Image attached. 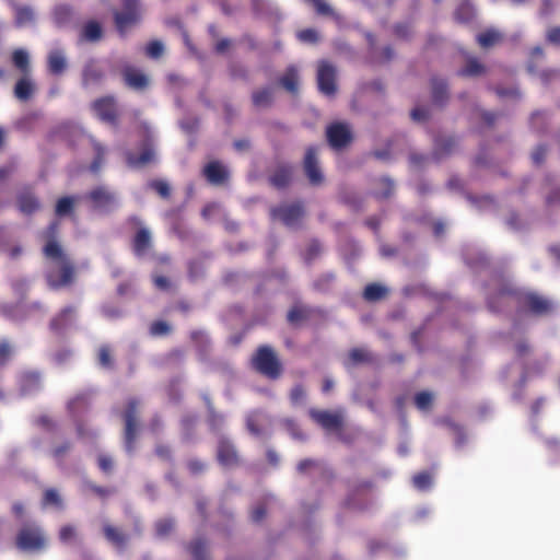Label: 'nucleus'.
I'll return each instance as SVG.
<instances>
[{
  "label": "nucleus",
  "mask_w": 560,
  "mask_h": 560,
  "mask_svg": "<svg viewBox=\"0 0 560 560\" xmlns=\"http://www.w3.org/2000/svg\"><path fill=\"white\" fill-rule=\"evenodd\" d=\"M60 223L58 220L51 221L47 228L40 233L42 240L45 241L43 246V255L60 266V273L55 277L54 273L47 275V283L50 289L58 290L73 283L75 278V268L69 256L65 253L59 237Z\"/></svg>",
  "instance_id": "f257e3e1"
},
{
  "label": "nucleus",
  "mask_w": 560,
  "mask_h": 560,
  "mask_svg": "<svg viewBox=\"0 0 560 560\" xmlns=\"http://www.w3.org/2000/svg\"><path fill=\"white\" fill-rule=\"evenodd\" d=\"M14 546L26 553H39L48 547V537L44 528L34 521L23 523L14 537Z\"/></svg>",
  "instance_id": "f03ea898"
},
{
  "label": "nucleus",
  "mask_w": 560,
  "mask_h": 560,
  "mask_svg": "<svg viewBox=\"0 0 560 560\" xmlns=\"http://www.w3.org/2000/svg\"><path fill=\"white\" fill-rule=\"evenodd\" d=\"M11 61L22 74L14 85V96L23 102L28 101L35 92V83L31 79L30 55L25 49L18 48L13 50Z\"/></svg>",
  "instance_id": "7ed1b4c3"
},
{
  "label": "nucleus",
  "mask_w": 560,
  "mask_h": 560,
  "mask_svg": "<svg viewBox=\"0 0 560 560\" xmlns=\"http://www.w3.org/2000/svg\"><path fill=\"white\" fill-rule=\"evenodd\" d=\"M124 421V446L128 454H132L136 450V442L139 430V401L130 398L121 412Z\"/></svg>",
  "instance_id": "20e7f679"
},
{
  "label": "nucleus",
  "mask_w": 560,
  "mask_h": 560,
  "mask_svg": "<svg viewBox=\"0 0 560 560\" xmlns=\"http://www.w3.org/2000/svg\"><path fill=\"white\" fill-rule=\"evenodd\" d=\"M252 361L254 369L270 380L279 378L282 373V364L269 346L258 347Z\"/></svg>",
  "instance_id": "39448f33"
},
{
  "label": "nucleus",
  "mask_w": 560,
  "mask_h": 560,
  "mask_svg": "<svg viewBox=\"0 0 560 560\" xmlns=\"http://www.w3.org/2000/svg\"><path fill=\"white\" fill-rule=\"evenodd\" d=\"M117 32L125 36L126 32L141 21V5L139 0H121V10L113 12Z\"/></svg>",
  "instance_id": "423d86ee"
},
{
  "label": "nucleus",
  "mask_w": 560,
  "mask_h": 560,
  "mask_svg": "<svg viewBox=\"0 0 560 560\" xmlns=\"http://www.w3.org/2000/svg\"><path fill=\"white\" fill-rule=\"evenodd\" d=\"M456 140L454 137H436L433 143V151L431 156L412 153L409 156V161L411 165L415 167H421L425 164L427 161L432 159L435 162H440L441 160L447 158L455 149Z\"/></svg>",
  "instance_id": "0eeeda50"
},
{
  "label": "nucleus",
  "mask_w": 560,
  "mask_h": 560,
  "mask_svg": "<svg viewBox=\"0 0 560 560\" xmlns=\"http://www.w3.org/2000/svg\"><path fill=\"white\" fill-rule=\"evenodd\" d=\"M304 213L303 203L300 201L280 205L270 210V214L273 219L281 221L289 228L296 226L304 217Z\"/></svg>",
  "instance_id": "6e6552de"
},
{
  "label": "nucleus",
  "mask_w": 560,
  "mask_h": 560,
  "mask_svg": "<svg viewBox=\"0 0 560 560\" xmlns=\"http://www.w3.org/2000/svg\"><path fill=\"white\" fill-rule=\"evenodd\" d=\"M303 170L311 185L319 186L324 183L325 177L319 167L318 148L316 145L306 148L303 159Z\"/></svg>",
  "instance_id": "1a4fd4ad"
},
{
  "label": "nucleus",
  "mask_w": 560,
  "mask_h": 560,
  "mask_svg": "<svg viewBox=\"0 0 560 560\" xmlns=\"http://www.w3.org/2000/svg\"><path fill=\"white\" fill-rule=\"evenodd\" d=\"M336 78V67L327 60L319 61L317 68V85L323 94L327 96L335 95L337 91Z\"/></svg>",
  "instance_id": "9d476101"
},
{
  "label": "nucleus",
  "mask_w": 560,
  "mask_h": 560,
  "mask_svg": "<svg viewBox=\"0 0 560 560\" xmlns=\"http://www.w3.org/2000/svg\"><path fill=\"white\" fill-rule=\"evenodd\" d=\"M326 137L329 145L335 150H341L352 141V132L343 122L329 125L326 129Z\"/></svg>",
  "instance_id": "9b49d317"
},
{
  "label": "nucleus",
  "mask_w": 560,
  "mask_h": 560,
  "mask_svg": "<svg viewBox=\"0 0 560 560\" xmlns=\"http://www.w3.org/2000/svg\"><path fill=\"white\" fill-rule=\"evenodd\" d=\"M308 415L314 422L326 431H340L342 429L343 417L340 412L312 408L308 410Z\"/></svg>",
  "instance_id": "f8f14e48"
},
{
  "label": "nucleus",
  "mask_w": 560,
  "mask_h": 560,
  "mask_svg": "<svg viewBox=\"0 0 560 560\" xmlns=\"http://www.w3.org/2000/svg\"><path fill=\"white\" fill-rule=\"evenodd\" d=\"M92 109L102 121L113 126L117 125V107L113 96L108 95L95 100L92 103Z\"/></svg>",
  "instance_id": "ddd939ff"
},
{
  "label": "nucleus",
  "mask_w": 560,
  "mask_h": 560,
  "mask_svg": "<svg viewBox=\"0 0 560 560\" xmlns=\"http://www.w3.org/2000/svg\"><path fill=\"white\" fill-rule=\"evenodd\" d=\"M217 460L223 467H236L241 464V457L235 445L226 438L218 441Z\"/></svg>",
  "instance_id": "4468645a"
},
{
  "label": "nucleus",
  "mask_w": 560,
  "mask_h": 560,
  "mask_svg": "<svg viewBox=\"0 0 560 560\" xmlns=\"http://www.w3.org/2000/svg\"><path fill=\"white\" fill-rule=\"evenodd\" d=\"M521 302L530 313L538 316L547 315L553 310V304L550 300L533 292L524 294Z\"/></svg>",
  "instance_id": "2eb2a0df"
},
{
  "label": "nucleus",
  "mask_w": 560,
  "mask_h": 560,
  "mask_svg": "<svg viewBox=\"0 0 560 560\" xmlns=\"http://www.w3.org/2000/svg\"><path fill=\"white\" fill-rule=\"evenodd\" d=\"M86 198L93 203V207L98 210L109 212L115 205V195L104 186H97L92 189Z\"/></svg>",
  "instance_id": "dca6fc26"
},
{
  "label": "nucleus",
  "mask_w": 560,
  "mask_h": 560,
  "mask_svg": "<svg viewBox=\"0 0 560 560\" xmlns=\"http://www.w3.org/2000/svg\"><path fill=\"white\" fill-rule=\"evenodd\" d=\"M75 307L68 305L61 308L49 322V328L55 334H62L71 326L75 317Z\"/></svg>",
  "instance_id": "f3484780"
},
{
  "label": "nucleus",
  "mask_w": 560,
  "mask_h": 560,
  "mask_svg": "<svg viewBox=\"0 0 560 560\" xmlns=\"http://www.w3.org/2000/svg\"><path fill=\"white\" fill-rule=\"evenodd\" d=\"M293 177V166L289 163L278 164L273 172L269 175L268 180L271 186L277 189H283L288 187Z\"/></svg>",
  "instance_id": "a211bd4d"
},
{
  "label": "nucleus",
  "mask_w": 560,
  "mask_h": 560,
  "mask_svg": "<svg viewBox=\"0 0 560 560\" xmlns=\"http://www.w3.org/2000/svg\"><path fill=\"white\" fill-rule=\"evenodd\" d=\"M206 179L212 185H223L229 180V170L220 162H209L202 170Z\"/></svg>",
  "instance_id": "6ab92c4d"
},
{
  "label": "nucleus",
  "mask_w": 560,
  "mask_h": 560,
  "mask_svg": "<svg viewBox=\"0 0 560 560\" xmlns=\"http://www.w3.org/2000/svg\"><path fill=\"white\" fill-rule=\"evenodd\" d=\"M105 79V71L95 59H90L82 70V84L84 86L98 85Z\"/></svg>",
  "instance_id": "aec40b11"
},
{
  "label": "nucleus",
  "mask_w": 560,
  "mask_h": 560,
  "mask_svg": "<svg viewBox=\"0 0 560 560\" xmlns=\"http://www.w3.org/2000/svg\"><path fill=\"white\" fill-rule=\"evenodd\" d=\"M16 205L19 210L26 215L35 213L40 208L38 198L30 188H25L18 194Z\"/></svg>",
  "instance_id": "412c9836"
},
{
  "label": "nucleus",
  "mask_w": 560,
  "mask_h": 560,
  "mask_svg": "<svg viewBox=\"0 0 560 560\" xmlns=\"http://www.w3.org/2000/svg\"><path fill=\"white\" fill-rule=\"evenodd\" d=\"M19 386L22 395L37 393L42 388V376L36 371H25L19 377Z\"/></svg>",
  "instance_id": "4be33fe9"
},
{
  "label": "nucleus",
  "mask_w": 560,
  "mask_h": 560,
  "mask_svg": "<svg viewBox=\"0 0 560 560\" xmlns=\"http://www.w3.org/2000/svg\"><path fill=\"white\" fill-rule=\"evenodd\" d=\"M122 79L128 88L137 91H142L149 85L148 77L131 66L122 69Z\"/></svg>",
  "instance_id": "5701e85b"
},
{
  "label": "nucleus",
  "mask_w": 560,
  "mask_h": 560,
  "mask_svg": "<svg viewBox=\"0 0 560 560\" xmlns=\"http://www.w3.org/2000/svg\"><path fill=\"white\" fill-rule=\"evenodd\" d=\"M131 246L137 257H143L152 246L150 231L147 228H140L132 238Z\"/></svg>",
  "instance_id": "b1692460"
},
{
  "label": "nucleus",
  "mask_w": 560,
  "mask_h": 560,
  "mask_svg": "<svg viewBox=\"0 0 560 560\" xmlns=\"http://www.w3.org/2000/svg\"><path fill=\"white\" fill-rule=\"evenodd\" d=\"M432 102L443 106L448 100V88L444 79L432 78L431 80Z\"/></svg>",
  "instance_id": "393cba45"
},
{
  "label": "nucleus",
  "mask_w": 560,
  "mask_h": 560,
  "mask_svg": "<svg viewBox=\"0 0 560 560\" xmlns=\"http://www.w3.org/2000/svg\"><path fill=\"white\" fill-rule=\"evenodd\" d=\"M486 73V66L476 57H468L465 67L457 71V75L462 78H475Z\"/></svg>",
  "instance_id": "a878e982"
},
{
  "label": "nucleus",
  "mask_w": 560,
  "mask_h": 560,
  "mask_svg": "<svg viewBox=\"0 0 560 560\" xmlns=\"http://www.w3.org/2000/svg\"><path fill=\"white\" fill-rule=\"evenodd\" d=\"M91 400L92 395L90 392L80 393L68 402V409L72 415H81L89 409Z\"/></svg>",
  "instance_id": "bb28decb"
},
{
  "label": "nucleus",
  "mask_w": 560,
  "mask_h": 560,
  "mask_svg": "<svg viewBox=\"0 0 560 560\" xmlns=\"http://www.w3.org/2000/svg\"><path fill=\"white\" fill-rule=\"evenodd\" d=\"M279 83L291 94H296L299 91V71L296 67L289 66L279 79Z\"/></svg>",
  "instance_id": "cd10ccee"
},
{
  "label": "nucleus",
  "mask_w": 560,
  "mask_h": 560,
  "mask_svg": "<svg viewBox=\"0 0 560 560\" xmlns=\"http://www.w3.org/2000/svg\"><path fill=\"white\" fill-rule=\"evenodd\" d=\"M105 538L117 549L122 550L128 541V536L120 529L105 525L103 528Z\"/></svg>",
  "instance_id": "c85d7f7f"
},
{
  "label": "nucleus",
  "mask_w": 560,
  "mask_h": 560,
  "mask_svg": "<svg viewBox=\"0 0 560 560\" xmlns=\"http://www.w3.org/2000/svg\"><path fill=\"white\" fill-rule=\"evenodd\" d=\"M373 355L364 348H352L348 353L345 366H355L359 364L372 363Z\"/></svg>",
  "instance_id": "c756f323"
},
{
  "label": "nucleus",
  "mask_w": 560,
  "mask_h": 560,
  "mask_svg": "<svg viewBox=\"0 0 560 560\" xmlns=\"http://www.w3.org/2000/svg\"><path fill=\"white\" fill-rule=\"evenodd\" d=\"M154 161V151L152 148H145L139 155L127 154V163L130 167L141 168Z\"/></svg>",
  "instance_id": "7c9ffc66"
},
{
  "label": "nucleus",
  "mask_w": 560,
  "mask_h": 560,
  "mask_svg": "<svg viewBox=\"0 0 560 560\" xmlns=\"http://www.w3.org/2000/svg\"><path fill=\"white\" fill-rule=\"evenodd\" d=\"M476 40L481 48L488 49L499 44L502 40V35L497 30L489 28L479 33Z\"/></svg>",
  "instance_id": "2f4dec72"
},
{
  "label": "nucleus",
  "mask_w": 560,
  "mask_h": 560,
  "mask_svg": "<svg viewBox=\"0 0 560 560\" xmlns=\"http://www.w3.org/2000/svg\"><path fill=\"white\" fill-rule=\"evenodd\" d=\"M388 290L380 283H369L362 293V296L368 302H377L386 298Z\"/></svg>",
  "instance_id": "473e14b6"
},
{
  "label": "nucleus",
  "mask_w": 560,
  "mask_h": 560,
  "mask_svg": "<svg viewBox=\"0 0 560 560\" xmlns=\"http://www.w3.org/2000/svg\"><path fill=\"white\" fill-rule=\"evenodd\" d=\"M253 105L257 108L269 107L273 102V93L271 88H262L254 91L252 94Z\"/></svg>",
  "instance_id": "72a5a7b5"
},
{
  "label": "nucleus",
  "mask_w": 560,
  "mask_h": 560,
  "mask_svg": "<svg viewBox=\"0 0 560 560\" xmlns=\"http://www.w3.org/2000/svg\"><path fill=\"white\" fill-rule=\"evenodd\" d=\"M67 68V61L63 54L54 50L48 55V69L52 74H61Z\"/></svg>",
  "instance_id": "f704fd0d"
},
{
  "label": "nucleus",
  "mask_w": 560,
  "mask_h": 560,
  "mask_svg": "<svg viewBox=\"0 0 560 560\" xmlns=\"http://www.w3.org/2000/svg\"><path fill=\"white\" fill-rule=\"evenodd\" d=\"M515 294L513 290L503 289L497 295L489 298L488 307L492 312H500L506 304V301Z\"/></svg>",
  "instance_id": "c9c22d12"
},
{
  "label": "nucleus",
  "mask_w": 560,
  "mask_h": 560,
  "mask_svg": "<svg viewBox=\"0 0 560 560\" xmlns=\"http://www.w3.org/2000/svg\"><path fill=\"white\" fill-rule=\"evenodd\" d=\"M81 36L88 42H97L103 36V30L98 22L89 21L82 30Z\"/></svg>",
  "instance_id": "e433bc0d"
},
{
  "label": "nucleus",
  "mask_w": 560,
  "mask_h": 560,
  "mask_svg": "<svg viewBox=\"0 0 560 560\" xmlns=\"http://www.w3.org/2000/svg\"><path fill=\"white\" fill-rule=\"evenodd\" d=\"M336 280V275L331 271L319 275L313 282L314 290L318 292H328Z\"/></svg>",
  "instance_id": "4c0bfd02"
},
{
  "label": "nucleus",
  "mask_w": 560,
  "mask_h": 560,
  "mask_svg": "<svg viewBox=\"0 0 560 560\" xmlns=\"http://www.w3.org/2000/svg\"><path fill=\"white\" fill-rule=\"evenodd\" d=\"M73 15V10L68 4L57 5L54 10V19L58 25H65L70 22Z\"/></svg>",
  "instance_id": "58836bf2"
},
{
  "label": "nucleus",
  "mask_w": 560,
  "mask_h": 560,
  "mask_svg": "<svg viewBox=\"0 0 560 560\" xmlns=\"http://www.w3.org/2000/svg\"><path fill=\"white\" fill-rule=\"evenodd\" d=\"M188 551L194 560H206L207 541L203 538H197L188 546Z\"/></svg>",
  "instance_id": "ea45409f"
},
{
  "label": "nucleus",
  "mask_w": 560,
  "mask_h": 560,
  "mask_svg": "<svg viewBox=\"0 0 560 560\" xmlns=\"http://www.w3.org/2000/svg\"><path fill=\"white\" fill-rule=\"evenodd\" d=\"M92 145L95 152V156L91 163L90 170L93 173H97L104 163L106 149L95 140L92 142Z\"/></svg>",
  "instance_id": "a19ab883"
},
{
  "label": "nucleus",
  "mask_w": 560,
  "mask_h": 560,
  "mask_svg": "<svg viewBox=\"0 0 560 560\" xmlns=\"http://www.w3.org/2000/svg\"><path fill=\"white\" fill-rule=\"evenodd\" d=\"M98 364L104 369L114 368V359L112 355V349L108 345H102L97 351Z\"/></svg>",
  "instance_id": "79ce46f5"
},
{
  "label": "nucleus",
  "mask_w": 560,
  "mask_h": 560,
  "mask_svg": "<svg viewBox=\"0 0 560 560\" xmlns=\"http://www.w3.org/2000/svg\"><path fill=\"white\" fill-rule=\"evenodd\" d=\"M34 20V12L30 7H15V24L24 26Z\"/></svg>",
  "instance_id": "37998d69"
},
{
  "label": "nucleus",
  "mask_w": 560,
  "mask_h": 560,
  "mask_svg": "<svg viewBox=\"0 0 560 560\" xmlns=\"http://www.w3.org/2000/svg\"><path fill=\"white\" fill-rule=\"evenodd\" d=\"M74 200L72 197H62L58 199L55 212L58 217L69 215L73 212Z\"/></svg>",
  "instance_id": "c03bdc74"
},
{
  "label": "nucleus",
  "mask_w": 560,
  "mask_h": 560,
  "mask_svg": "<svg viewBox=\"0 0 560 560\" xmlns=\"http://www.w3.org/2000/svg\"><path fill=\"white\" fill-rule=\"evenodd\" d=\"M43 505H54L58 509H62V499L56 489L49 488L45 490L43 495Z\"/></svg>",
  "instance_id": "a18cd8bd"
},
{
  "label": "nucleus",
  "mask_w": 560,
  "mask_h": 560,
  "mask_svg": "<svg viewBox=\"0 0 560 560\" xmlns=\"http://www.w3.org/2000/svg\"><path fill=\"white\" fill-rule=\"evenodd\" d=\"M96 459L97 466L103 474L110 475L113 472L115 463L110 455L101 453Z\"/></svg>",
  "instance_id": "49530a36"
},
{
  "label": "nucleus",
  "mask_w": 560,
  "mask_h": 560,
  "mask_svg": "<svg viewBox=\"0 0 560 560\" xmlns=\"http://www.w3.org/2000/svg\"><path fill=\"white\" fill-rule=\"evenodd\" d=\"M308 310L305 307L294 306L289 311L287 318L290 324L294 325L301 320L306 319L308 317Z\"/></svg>",
  "instance_id": "de8ad7c7"
},
{
  "label": "nucleus",
  "mask_w": 560,
  "mask_h": 560,
  "mask_svg": "<svg viewBox=\"0 0 560 560\" xmlns=\"http://www.w3.org/2000/svg\"><path fill=\"white\" fill-rule=\"evenodd\" d=\"M412 481L417 489L427 490L432 483V476L427 471H421L413 476Z\"/></svg>",
  "instance_id": "09e8293b"
},
{
  "label": "nucleus",
  "mask_w": 560,
  "mask_h": 560,
  "mask_svg": "<svg viewBox=\"0 0 560 560\" xmlns=\"http://www.w3.org/2000/svg\"><path fill=\"white\" fill-rule=\"evenodd\" d=\"M58 536L62 544H69L77 538V528L71 524L63 525L60 527Z\"/></svg>",
  "instance_id": "8fccbe9b"
},
{
  "label": "nucleus",
  "mask_w": 560,
  "mask_h": 560,
  "mask_svg": "<svg viewBox=\"0 0 560 560\" xmlns=\"http://www.w3.org/2000/svg\"><path fill=\"white\" fill-rule=\"evenodd\" d=\"M322 253V245L317 240H313L304 254V260L306 264H311L313 260H315Z\"/></svg>",
  "instance_id": "3c124183"
},
{
  "label": "nucleus",
  "mask_w": 560,
  "mask_h": 560,
  "mask_svg": "<svg viewBox=\"0 0 560 560\" xmlns=\"http://www.w3.org/2000/svg\"><path fill=\"white\" fill-rule=\"evenodd\" d=\"M545 364L541 361H534L522 375V381L526 382L532 376H540L544 374Z\"/></svg>",
  "instance_id": "603ef678"
},
{
  "label": "nucleus",
  "mask_w": 560,
  "mask_h": 560,
  "mask_svg": "<svg viewBox=\"0 0 560 560\" xmlns=\"http://www.w3.org/2000/svg\"><path fill=\"white\" fill-rule=\"evenodd\" d=\"M433 401V397L429 392H420L415 396V405L420 410H428Z\"/></svg>",
  "instance_id": "864d4df0"
},
{
  "label": "nucleus",
  "mask_w": 560,
  "mask_h": 560,
  "mask_svg": "<svg viewBox=\"0 0 560 560\" xmlns=\"http://www.w3.org/2000/svg\"><path fill=\"white\" fill-rule=\"evenodd\" d=\"M172 331V327L164 320H155L150 326V334L152 336H166Z\"/></svg>",
  "instance_id": "5fc2aeb1"
},
{
  "label": "nucleus",
  "mask_w": 560,
  "mask_h": 560,
  "mask_svg": "<svg viewBox=\"0 0 560 560\" xmlns=\"http://www.w3.org/2000/svg\"><path fill=\"white\" fill-rule=\"evenodd\" d=\"M340 200L353 208L354 210H358L361 207V199L355 192L343 190L340 192Z\"/></svg>",
  "instance_id": "6e6d98bb"
},
{
  "label": "nucleus",
  "mask_w": 560,
  "mask_h": 560,
  "mask_svg": "<svg viewBox=\"0 0 560 560\" xmlns=\"http://www.w3.org/2000/svg\"><path fill=\"white\" fill-rule=\"evenodd\" d=\"M305 398H306V392H305V388L303 387V385L296 384L295 386L292 387V389L290 392V401L292 405H294V406L301 405L304 402Z\"/></svg>",
  "instance_id": "4d7b16f0"
},
{
  "label": "nucleus",
  "mask_w": 560,
  "mask_h": 560,
  "mask_svg": "<svg viewBox=\"0 0 560 560\" xmlns=\"http://www.w3.org/2000/svg\"><path fill=\"white\" fill-rule=\"evenodd\" d=\"M380 184L383 186V190L376 191L375 196L378 199L389 198L394 192V188H395L394 182L387 177H383L380 179Z\"/></svg>",
  "instance_id": "13d9d810"
},
{
  "label": "nucleus",
  "mask_w": 560,
  "mask_h": 560,
  "mask_svg": "<svg viewBox=\"0 0 560 560\" xmlns=\"http://www.w3.org/2000/svg\"><path fill=\"white\" fill-rule=\"evenodd\" d=\"M174 528V522L171 518L160 520L155 524V530L158 536L164 537L168 535Z\"/></svg>",
  "instance_id": "bf43d9fd"
},
{
  "label": "nucleus",
  "mask_w": 560,
  "mask_h": 560,
  "mask_svg": "<svg viewBox=\"0 0 560 560\" xmlns=\"http://www.w3.org/2000/svg\"><path fill=\"white\" fill-rule=\"evenodd\" d=\"M149 186L155 190L162 198H168L171 195V188L164 180L155 179L150 182Z\"/></svg>",
  "instance_id": "052dcab7"
},
{
  "label": "nucleus",
  "mask_w": 560,
  "mask_h": 560,
  "mask_svg": "<svg viewBox=\"0 0 560 560\" xmlns=\"http://www.w3.org/2000/svg\"><path fill=\"white\" fill-rule=\"evenodd\" d=\"M47 308L40 301L32 302L24 306L23 308V317L30 316L35 313L44 314L46 313Z\"/></svg>",
  "instance_id": "680f3d73"
},
{
  "label": "nucleus",
  "mask_w": 560,
  "mask_h": 560,
  "mask_svg": "<svg viewBox=\"0 0 560 560\" xmlns=\"http://www.w3.org/2000/svg\"><path fill=\"white\" fill-rule=\"evenodd\" d=\"M163 45L161 42L159 40H152L150 42L148 45H147V48H145V54L147 56H149L150 58H159L162 56L163 54Z\"/></svg>",
  "instance_id": "e2e57ef3"
},
{
  "label": "nucleus",
  "mask_w": 560,
  "mask_h": 560,
  "mask_svg": "<svg viewBox=\"0 0 560 560\" xmlns=\"http://www.w3.org/2000/svg\"><path fill=\"white\" fill-rule=\"evenodd\" d=\"M298 37L303 43L315 44L318 42V33L314 28H305L298 33Z\"/></svg>",
  "instance_id": "0e129e2a"
},
{
  "label": "nucleus",
  "mask_w": 560,
  "mask_h": 560,
  "mask_svg": "<svg viewBox=\"0 0 560 560\" xmlns=\"http://www.w3.org/2000/svg\"><path fill=\"white\" fill-rule=\"evenodd\" d=\"M230 75L232 79H240V80H244V81H247L248 80V71L245 67L241 66V65H232L230 67Z\"/></svg>",
  "instance_id": "69168bd1"
},
{
  "label": "nucleus",
  "mask_w": 560,
  "mask_h": 560,
  "mask_svg": "<svg viewBox=\"0 0 560 560\" xmlns=\"http://www.w3.org/2000/svg\"><path fill=\"white\" fill-rule=\"evenodd\" d=\"M246 428L247 430L249 431L250 434L253 435H260L262 433V430L258 423V420H257V417L256 415H249L247 418H246Z\"/></svg>",
  "instance_id": "338daca9"
},
{
  "label": "nucleus",
  "mask_w": 560,
  "mask_h": 560,
  "mask_svg": "<svg viewBox=\"0 0 560 560\" xmlns=\"http://www.w3.org/2000/svg\"><path fill=\"white\" fill-rule=\"evenodd\" d=\"M12 354V348L10 343L5 340L0 342V368L4 366Z\"/></svg>",
  "instance_id": "774afa93"
}]
</instances>
